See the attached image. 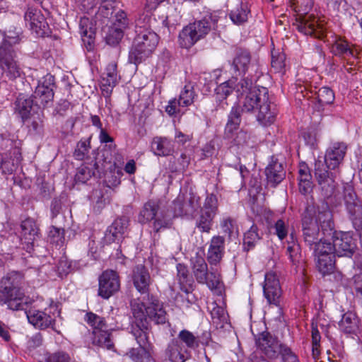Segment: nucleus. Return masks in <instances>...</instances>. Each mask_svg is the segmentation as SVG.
I'll use <instances>...</instances> for the list:
<instances>
[{
  "label": "nucleus",
  "mask_w": 362,
  "mask_h": 362,
  "mask_svg": "<svg viewBox=\"0 0 362 362\" xmlns=\"http://www.w3.org/2000/svg\"><path fill=\"white\" fill-rule=\"evenodd\" d=\"M84 320L93 328V331L108 329L105 318L92 312H88L85 315Z\"/></svg>",
  "instance_id": "47"
},
{
  "label": "nucleus",
  "mask_w": 362,
  "mask_h": 362,
  "mask_svg": "<svg viewBox=\"0 0 362 362\" xmlns=\"http://www.w3.org/2000/svg\"><path fill=\"white\" fill-rule=\"evenodd\" d=\"M54 86V78L50 74L44 76L38 81V84L33 95L35 105L39 108H43L52 103L54 98L53 87Z\"/></svg>",
  "instance_id": "17"
},
{
  "label": "nucleus",
  "mask_w": 362,
  "mask_h": 362,
  "mask_svg": "<svg viewBox=\"0 0 362 362\" xmlns=\"http://www.w3.org/2000/svg\"><path fill=\"white\" fill-rule=\"evenodd\" d=\"M164 0H146L144 13L141 14L136 20L137 25L141 28L151 26V13L155 11L158 6Z\"/></svg>",
  "instance_id": "37"
},
{
  "label": "nucleus",
  "mask_w": 362,
  "mask_h": 362,
  "mask_svg": "<svg viewBox=\"0 0 362 362\" xmlns=\"http://www.w3.org/2000/svg\"><path fill=\"white\" fill-rule=\"evenodd\" d=\"M51 243L57 246H62L64 242V230L61 228L51 226L48 235Z\"/></svg>",
  "instance_id": "54"
},
{
  "label": "nucleus",
  "mask_w": 362,
  "mask_h": 362,
  "mask_svg": "<svg viewBox=\"0 0 362 362\" xmlns=\"http://www.w3.org/2000/svg\"><path fill=\"white\" fill-rule=\"evenodd\" d=\"M358 319L355 313L347 312L342 315L339 322V327L341 331L346 334L356 332L358 329Z\"/></svg>",
  "instance_id": "41"
},
{
  "label": "nucleus",
  "mask_w": 362,
  "mask_h": 362,
  "mask_svg": "<svg viewBox=\"0 0 362 362\" xmlns=\"http://www.w3.org/2000/svg\"><path fill=\"white\" fill-rule=\"evenodd\" d=\"M177 279L179 281V283L180 284V288L181 290L184 291L186 293L189 292L188 288L186 287V286L188 284L189 286L191 285L190 280L189 279L188 276V270L187 268L182 264H178L177 265Z\"/></svg>",
  "instance_id": "55"
},
{
  "label": "nucleus",
  "mask_w": 362,
  "mask_h": 362,
  "mask_svg": "<svg viewBox=\"0 0 362 362\" xmlns=\"http://www.w3.org/2000/svg\"><path fill=\"white\" fill-rule=\"evenodd\" d=\"M300 136L304 140L305 144L314 148L317 144V132L316 129L313 127H308L303 129Z\"/></svg>",
  "instance_id": "60"
},
{
  "label": "nucleus",
  "mask_w": 362,
  "mask_h": 362,
  "mask_svg": "<svg viewBox=\"0 0 362 362\" xmlns=\"http://www.w3.org/2000/svg\"><path fill=\"white\" fill-rule=\"evenodd\" d=\"M347 150V145L342 141L332 143L327 148L324 160L326 169L335 170L342 163Z\"/></svg>",
  "instance_id": "23"
},
{
  "label": "nucleus",
  "mask_w": 362,
  "mask_h": 362,
  "mask_svg": "<svg viewBox=\"0 0 362 362\" xmlns=\"http://www.w3.org/2000/svg\"><path fill=\"white\" fill-rule=\"evenodd\" d=\"M260 95L263 97L261 103L256 109L258 110L257 119L262 126H269L275 121L276 116V105L270 102L267 89H262Z\"/></svg>",
  "instance_id": "22"
},
{
  "label": "nucleus",
  "mask_w": 362,
  "mask_h": 362,
  "mask_svg": "<svg viewBox=\"0 0 362 362\" xmlns=\"http://www.w3.org/2000/svg\"><path fill=\"white\" fill-rule=\"evenodd\" d=\"M98 295L104 299H108L117 292L120 287L118 274L113 270L104 271L98 279Z\"/></svg>",
  "instance_id": "20"
},
{
  "label": "nucleus",
  "mask_w": 362,
  "mask_h": 362,
  "mask_svg": "<svg viewBox=\"0 0 362 362\" xmlns=\"http://www.w3.org/2000/svg\"><path fill=\"white\" fill-rule=\"evenodd\" d=\"M331 51L334 54L344 57L354 56V52L350 48L348 42L341 38L335 40L332 46Z\"/></svg>",
  "instance_id": "48"
},
{
  "label": "nucleus",
  "mask_w": 362,
  "mask_h": 362,
  "mask_svg": "<svg viewBox=\"0 0 362 362\" xmlns=\"http://www.w3.org/2000/svg\"><path fill=\"white\" fill-rule=\"evenodd\" d=\"M24 18L25 21L29 22L31 28L34 27L41 28L44 18L38 9L29 6Z\"/></svg>",
  "instance_id": "50"
},
{
  "label": "nucleus",
  "mask_w": 362,
  "mask_h": 362,
  "mask_svg": "<svg viewBox=\"0 0 362 362\" xmlns=\"http://www.w3.org/2000/svg\"><path fill=\"white\" fill-rule=\"evenodd\" d=\"M302 233L304 242L310 249L317 247L320 243L327 244V234L320 232V226L315 221L311 210L307 209L302 218Z\"/></svg>",
  "instance_id": "10"
},
{
  "label": "nucleus",
  "mask_w": 362,
  "mask_h": 362,
  "mask_svg": "<svg viewBox=\"0 0 362 362\" xmlns=\"http://www.w3.org/2000/svg\"><path fill=\"white\" fill-rule=\"evenodd\" d=\"M197 96L194 86L191 83L186 84L181 90L178 100V105L188 107L191 105Z\"/></svg>",
  "instance_id": "45"
},
{
  "label": "nucleus",
  "mask_w": 362,
  "mask_h": 362,
  "mask_svg": "<svg viewBox=\"0 0 362 362\" xmlns=\"http://www.w3.org/2000/svg\"><path fill=\"white\" fill-rule=\"evenodd\" d=\"M250 10L247 5L240 4L239 6L232 10L230 13V18L233 23L241 25L245 23L248 19Z\"/></svg>",
  "instance_id": "49"
},
{
  "label": "nucleus",
  "mask_w": 362,
  "mask_h": 362,
  "mask_svg": "<svg viewBox=\"0 0 362 362\" xmlns=\"http://www.w3.org/2000/svg\"><path fill=\"white\" fill-rule=\"evenodd\" d=\"M166 356L171 362H185L191 358L192 354L184 344H180L173 339L168 345Z\"/></svg>",
  "instance_id": "30"
},
{
  "label": "nucleus",
  "mask_w": 362,
  "mask_h": 362,
  "mask_svg": "<svg viewBox=\"0 0 362 362\" xmlns=\"http://www.w3.org/2000/svg\"><path fill=\"white\" fill-rule=\"evenodd\" d=\"M90 141H80L77 143L74 152V156L76 160H83L88 155L90 149Z\"/></svg>",
  "instance_id": "59"
},
{
  "label": "nucleus",
  "mask_w": 362,
  "mask_h": 362,
  "mask_svg": "<svg viewBox=\"0 0 362 362\" xmlns=\"http://www.w3.org/2000/svg\"><path fill=\"white\" fill-rule=\"evenodd\" d=\"M259 239L257 226L253 224L244 235V245L247 247V250H250Z\"/></svg>",
  "instance_id": "53"
},
{
  "label": "nucleus",
  "mask_w": 362,
  "mask_h": 362,
  "mask_svg": "<svg viewBox=\"0 0 362 362\" xmlns=\"http://www.w3.org/2000/svg\"><path fill=\"white\" fill-rule=\"evenodd\" d=\"M117 63L111 62L105 68L101 78V90L103 93H105L107 95L111 94L113 88L118 83L119 76L117 71Z\"/></svg>",
  "instance_id": "28"
},
{
  "label": "nucleus",
  "mask_w": 362,
  "mask_h": 362,
  "mask_svg": "<svg viewBox=\"0 0 362 362\" xmlns=\"http://www.w3.org/2000/svg\"><path fill=\"white\" fill-rule=\"evenodd\" d=\"M115 144H110L109 145L105 144L101 151V157L105 163H111L115 160L113 159L112 153L115 151Z\"/></svg>",
  "instance_id": "64"
},
{
  "label": "nucleus",
  "mask_w": 362,
  "mask_h": 362,
  "mask_svg": "<svg viewBox=\"0 0 362 362\" xmlns=\"http://www.w3.org/2000/svg\"><path fill=\"white\" fill-rule=\"evenodd\" d=\"M141 223L153 221L152 227L158 233L161 229L168 228L172 226V215L168 210L160 209L159 205L153 201L146 202L139 216Z\"/></svg>",
  "instance_id": "7"
},
{
  "label": "nucleus",
  "mask_w": 362,
  "mask_h": 362,
  "mask_svg": "<svg viewBox=\"0 0 362 362\" xmlns=\"http://www.w3.org/2000/svg\"><path fill=\"white\" fill-rule=\"evenodd\" d=\"M214 218V216L211 215L208 212L200 211L195 219V227L202 233H209L212 229Z\"/></svg>",
  "instance_id": "43"
},
{
  "label": "nucleus",
  "mask_w": 362,
  "mask_h": 362,
  "mask_svg": "<svg viewBox=\"0 0 362 362\" xmlns=\"http://www.w3.org/2000/svg\"><path fill=\"white\" fill-rule=\"evenodd\" d=\"M173 210V217L187 216L192 217L200 208V197L195 193L189 192L185 196L179 194L172 204Z\"/></svg>",
  "instance_id": "15"
},
{
  "label": "nucleus",
  "mask_w": 362,
  "mask_h": 362,
  "mask_svg": "<svg viewBox=\"0 0 362 362\" xmlns=\"http://www.w3.org/2000/svg\"><path fill=\"white\" fill-rule=\"evenodd\" d=\"M151 26L140 27L129 54V62L136 65L148 59L158 43V35L148 29Z\"/></svg>",
  "instance_id": "4"
},
{
  "label": "nucleus",
  "mask_w": 362,
  "mask_h": 362,
  "mask_svg": "<svg viewBox=\"0 0 362 362\" xmlns=\"http://www.w3.org/2000/svg\"><path fill=\"white\" fill-rule=\"evenodd\" d=\"M313 5V0H296L295 11L297 13V29L305 35L322 39L326 29L313 15L309 14Z\"/></svg>",
  "instance_id": "5"
},
{
  "label": "nucleus",
  "mask_w": 362,
  "mask_h": 362,
  "mask_svg": "<svg viewBox=\"0 0 362 362\" xmlns=\"http://www.w3.org/2000/svg\"><path fill=\"white\" fill-rule=\"evenodd\" d=\"M318 101L322 105H329L334 102V93L328 87H322L317 92Z\"/></svg>",
  "instance_id": "57"
},
{
  "label": "nucleus",
  "mask_w": 362,
  "mask_h": 362,
  "mask_svg": "<svg viewBox=\"0 0 362 362\" xmlns=\"http://www.w3.org/2000/svg\"><path fill=\"white\" fill-rule=\"evenodd\" d=\"M225 253V238L221 235L211 238L207 251V260L211 265H217Z\"/></svg>",
  "instance_id": "25"
},
{
  "label": "nucleus",
  "mask_w": 362,
  "mask_h": 362,
  "mask_svg": "<svg viewBox=\"0 0 362 362\" xmlns=\"http://www.w3.org/2000/svg\"><path fill=\"white\" fill-rule=\"evenodd\" d=\"M21 237L12 235L13 238L19 239L23 248L28 252H31L33 250L35 242L40 238V228L35 220L28 218L23 221L21 224Z\"/></svg>",
  "instance_id": "18"
},
{
  "label": "nucleus",
  "mask_w": 362,
  "mask_h": 362,
  "mask_svg": "<svg viewBox=\"0 0 362 362\" xmlns=\"http://www.w3.org/2000/svg\"><path fill=\"white\" fill-rule=\"evenodd\" d=\"M231 139L233 146H236L238 149H240V151L238 152L239 154L242 155L245 151H252V146L250 145L249 142L250 136L246 132L240 131Z\"/></svg>",
  "instance_id": "46"
},
{
  "label": "nucleus",
  "mask_w": 362,
  "mask_h": 362,
  "mask_svg": "<svg viewBox=\"0 0 362 362\" xmlns=\"http://www.w3.org/2000/svg\"><path fill=\"white\" fill-rule=\"evenodd\" d=\"M26 315L30 324L41 329L52 327L55 323V320L45 311L31 309L26 312Z\"/></svg>",
  "instance_id": "29"
},
{
  "label": "nucleus",
  "mask_w": 362,
  "mask_h": 362,
  "mask_svg": "<svg viewBox=\"0 0 362 362\" xmlns=\"http://www.w3.org/2000/svg\"><path fill=\"white\" fill-rule=\"evenodd\" d=\"M235 89L236 90V86H234V82L232 80L221 83L215 89L216 100L223 102Z\"/></svg>",
  "instance_id": "51"
},
{
  "label": "nucleus",
  "mask_w": 362,
  "mask_h": 362,
  "mask_svg": "<svg viewBox=\"0 0 362 362\" xmlns=\"http://www.w3.org/2000/svg\"><path fill=\"white\" fill-rule=\"evenodd\" d=\"M320 226L323 233L328 235H332L334 231L332 213L326 206L322 210H319L316 218H314Z\"/></svg>",
  "instance_id": "32"
},
{
  "label": "nucleus",
  "mask_w": 362,
  "mask_h": 362,
  "mask_svg": "<svg viewBox=\"0 0 362 362\" xmlns=\"http://www.w3.org/2000/svg\"><path fill=\"white\" fill-rule=\"evenodd\" d=\"M344 201L354 228L362 231V202L351 185L344 187Z\"/></svg>",
  "instance_id": "13"
},
{
  "label": "nucleus",
  "mask_w": 362,
  "mask_h": 362,
  "mask_svg": "<svg viewBox=\"0 0 362 362\" xmlns=\"http://www.w3.org/2000/svg\"><path fill=\"white\" fill-rule=\"evenodd\" d=\"M19 41L18 35H7L0 45V68L9 80L19 77L22 72L13 47Z\"/></svg>",
  "instance_id": "6"
},
{
  "label": "nucleus",
  "mask_w": 362,
  "mask_h": 362,
  "mask_svg": "<svg viewBox=\"0 0 362 362\" xmlns=\"http://www.w3.org/2000/svg\"><path fill=\"white\" fill-rule=\"evenodd\" d=\"M113 2L110 1H104L100 6L98 11L95 14V22L99 23L102 26L107 25L112 18L115 12V6Z\"/></svg>",
  "instance_id": "34"
},
{
  "label": "nucleus",
  "mask_w": 362,
  "mask_h": 362,
  "mask_svg": "<svg viewBox=\"0 0 362 362\" xmlns=\"http://www.w3.org/2000/svg\"><path fill=\"white\" fill-rule=\"evenodd\" d=\"M124 30L118 27H110L106 36L107 43L112 46L117 45L124 36Z\"/></svg>",
  "instance_id": "56"
},
{
  "label": "nucleus",
  "mask_w": 362,
  "mask_h": 362,
  "mask_svg": "<svg viewBox=\"0 0 362 362\" xmlns=\"http://www.w3.org/2000/svg\"><path fill=\"white\" fill-rule=\"evenodd\" d=\"M129 220L126 216L118 218L108 227L105 233V240L108 243L118 242L123 238L127 230Z\"/></svg>",
  "instance_id": "27"
},
{
  "label": "nucleus",
  "mask_w": 362,
  "mask_h": 362,
  "mask_svg": "<svg viewBox=\"0 0 362 362\" xmlns=\"http://www.w3.org/2000/svg\"><path fill=\"white\" fill-rule=\"evenodd\" d=\"M263 291L269 304L280 306L282 291L279 278L274 272H269L265 274Z\"/></svg>",
  "instance_id": "21"
},
{
  "label": "nucleus",
  "mask_w": 362,
  "mask_h": 362,
  "mask_svg": "<svg viewBox=\"0 0 362 362\" xmlns=\"http://www.w3.org/2000/svg\"><path fill=\"white\" fill-rule=\"evenodd\" d=\"M314 170L322 196L327 200L330 199L329 202L332 203V199L336 197L337 187L333 173L326 169L325 164L321 160H315Z\"/></svg>",
  "instance_id": "11"
},
{
  "label": "nucleus",
  "mask_w": 362,
  "mask_h": 362,
  "mask_svg": "<svg viewBox=\"0 0 362 362\" xmlns=\"http://www.w3.org/2000/svg\"><path fill=\"white\" fill-rule=\"evenodd\" d=\"M289 238L290 240L287 241L286 254L293 265H299L303 262L301 247L293 233L290 234Z\"/></svg>",
  "instance_id": "33"
},
{
  "label": "nucleus",
  "mask_w": 362,
  "mask_h": 362,
  "mask_svg": "<svg viewBox=\"0 0 362 362\" xmlns=\"http://www.w3.org/2000/svg\"><path fill=\"white\" fill-rule=\"evenodd\" d=\"M316 267L322 274H331L334 269L335 255L329 245L320 243L314 250Z\"/></svg>",
  "instance_id": "19"
},
{
  "label": "nucleus",
  "mask_w": 362,
  "mask_h": 362,
  "mask_svg": "<svg viewBox=\"0 0 362 362\" xmlns=\"http://www.w3.org/2000/svg\"><path fill=\"white\" fill-rule=\"evenodd\" d=\"M133 284L136 290L141 294H148L151 276L147 268L142 265H136L132 273Z\"/></svg>",
  "instance_id": "26"
},
{
  "label": "nucleus",
  "mask_w": 362,
  "mask_h": 362,
  "mask_svg": "<svg viewBox=\"0 0 362 362\" xmlns=\"http://www.w3.org/2000/svg\"><path fill=\"white\" fill-rule=\"evenodd\" d=\"M255 344L260 353L272 360L277 358L287 346L277 337L267 331L262 332L255 337Z\"/></svg>",
  "instance_id": "12"
},
{
  "label": "nucleus",
  "mask_w": 362,
  "mask_h": 362,
  "mask_svg": "<svg viewBox=\"0 0 362 362\" xmlns=\"http://www.w3.org/2000/svg\"><path fill=\"white\" fill-rule=\"evenodd\" d=\"M192 270L198 283L204 284L207 281L208 267L205 259L199 255L192 259Z\"/></svg>",
  "instance_id": "36"
},
{
  "label": "nucleus",
  "mask_w": 362,
  "mask_h": 362,
  "mask_svg": "<svg viewBox=\"0 0 362 362\" xmlns=\"http://www.w3.org/2000/svg\"><path fill=\"white\" fill-rule=\"evenodd\" d=\"M92 343L95 346L107 349H112L114 343L111 339V334L107 329L93 331Z\"/></svg>",
  "instance_id": "40"
},
{
  "label": "nucleus",
  "mask_w": 362,
  "mask_h": 362,
  "mask_svg": "<svg viewBox=\"0 0 362 362\" xmlns=\"http://www.w3.org/2000/svg\"><path fill=\"white\" fill-rule=\"evenodd\" d=\"M34 106L35 101L31 97L20 94L15 102V111L23 119H26L30 117Z\"/></svg>",
  "instance_id": "35"
},
{
  "label": "nucleus",
  "mask_w": 362,
  "mask_h": 362,
  "mask_svg": "<svg viewBox=\"0 0 362 362\" xmlns=\"http://www.w3.org/2000/svg\"><path fill=\"white\" fill-rule=\"evenodd\" d=\"M129 24V20L127 18V13L122 11L119 10L115 13L114 20L112 21V26L122 30H125Z\"/></svg>",
  "instance_id": "61"
},
{
  "label": "nucleus",
  "mask_w": 362,
  "mask_h": 362,
  "mask_svg": "<svg viewBox=\"0 0 362 362\" xmlns=\"http://www.w3.org/2000/svg\"><path fill=\"white\" fill-rule=\"evenodd\" d=\"M267 184L272 187L278 185L286 177V170L283 162L272 158L271 162L265 169Z\"/></svg>",
  "instance_id": "24"
},
{
  "label": "nucleus",
  "mask_w": 362,
  "mask_h": 362,
  "mask_svg": "<svg viewBox=\"0 0 362 362\" xmlns=\"http://www.w3.org/2000/svg\"><path fill=\"white\" fill-rule=\"evenodd\" d=\"M222 233L230 238L235 228V221L230 216L223 217L220 221Z\"/></svg>",
  "instance_id": "58"
},
{
  "label": "nucleus",
  "mask_w": 362,
  "mask_h": 362,
  "mask_svg": "<svg viewBox=\"0 0 362 362\" xmlns=\"http://www.w3.org/2000/svg\"><path fill=\"white\" fill-rule=\"evenodd\" d=\"M98 170V164L92 160L90 163H83L77 168L75 175V181L76 182L86 183L93 176L95 175Z\"/></svg>",
  "instance_id": "38"
},
{
  "label": "nucleus",
  "mask_w": 362,
  "mask_h": 362,
  "mask_svg": "<svg viewBox=\"0 0 362 362\" xmlns=\"http://www.w3.org/2000/svg\"><path fill=\"white\" fill-rule=\"evenodd\" d=\"M218 22V16L215 14H207L202 19L195 21L182 28L178 37V42L181 47L189 49L197 42L204 38Z\"/></svg>",
  "instance_id": "3"
},
{
  "label": "nucleus",
  "mask_w": 362,
  "mask_h": 362,
  "mask_svg": "<svg viewBox=\"0 0 362 362\" xmlns=\"http://www.w3.org/2000/svg\"><path fill=\"white\" fill-rule=\"evenodd\" d=\"M174 339L177 341L180 344H184V347L187 348L190 352L199 346L198 337L187 329L181 330Z\"/></svg>",
  "instance_id": "39"
},
{
  "label": "nucleus",
  "mask_w": 362,
  "mask_h": 362,
  "mask_svg": "<svg viewBox=\"0 0 362 362\" xmlns=\"http://www.w3.org/2000/svg\"><path fill=\"white\" fill-rule=\"evenodd\" d=\"M151 148L154 155L165 157L173 154L174 147L172 141L166 137L156 136L153 139Z\"/></svg>",
  "instance_id": "31"
},
{
  "label": "nucleus",
  "mask_w": 362,
  "mask_h": 362,
  "mask_svg": "<svg viewBox=\"0 0 362 362\" xmlns=\"http://www.w3.org/2000/svg\"><path fill=\"white\" fill-rule=\"evenodd\" d=\"M253 79H249L248 77L240 80L236 84V92L239 101L242 104V110L245 112H251L257 109L261 103L262 95V89H267L265 87H253Z\"/></svg>",
  "instance_id": "9"
},
{
  "label": "nucleus",
  "mask_w": 362,
  "mask_h": 362,
  "mask_svg": "<svg viewBox=\"0 0 362 362\" xmlns=\"http://www.w3.org/2000/svg\"><path fill=\"white\" fill-rule=\"evenodd\" d=\"M23 276L12 272L0 279V306L18 311L25 309L28 298L21 288Z\"/></svg>",
  "instance_id": "1"
},
{
  "label": "nucleus",
  "mask_w": 362,
  "mask_h": 362,
  "mask_svg": "<svg viewBox=\"0 0 362 362\" xmlns=\"http://www.w3.org/2000/svg\"><path fill=\"white\" fill-rule=\"evenodd\" d=\"M136 313L137 325H131L130 333L134 337L139 348H132L127 353L128 356L134 362H148L151 356L146 347L149 344L148 335L146 334V322L141 319V314Z\"/></svg>",
  "instance_id": "8"
},
{
  "label": "nucleus",
  "mask_w": 362,
  "mask_h": 362,
  "mask_svg": "<svg viewBox=\"0 0 362 362\" xmlns=\"http://www.w3.org/2000/svg\"><path fill=\"white\" fill-rule=\"evenodd\" d=\"M240 121V112L238 108L233 107L225 128V134L227 138H232L234 136V132L239 129Z\"/></svg>",
  "instance_id": "42"
},
{
  "label": "nucleus",
  "mask_w": 362,
  "mask_h": 362,
  "mask_svg": "<svg viewBox=\"0 0 362 362\" xmlns=\"http://www.w3.org/2000/svg\"><path fill=\"white\" fill-rule=\"evenodd\" d=\"M274 233L277 235L279 240H284L288 233V225L286 221L281 218L277 220L274 224Z\"/></svg>",
  "instance_id": "63"
},
{
  "label": "nucleus",
  "mask_w": 362,
  "mask_h": 362,
  "mask_svg": "<svg viewBox=\"0 0 362 362\" xmlns=\"http://www.w3.org/2000/svg\"><path fill=\"white\" fill-rule=\"evenodd\" d=\"M332 236V242H327V245L331 247L332 251L339 257H351L356 247V244L352 235L349 233L334 231Z\"/></svg>",
  "instance_id": "16"
},
{
  "label": "nucleus",
  "mask_w": 362,
  "mask_h": 362,
  "mask_svg": "<svg viewBox=\"0 0 362 362\" xmlns=\"http://www.w3.org/2000/svg\"><path fill=\"white\" fill-rule=\"evenodd\" d=\"M139 302L132 303V310L134 316V322L132 325H137L136 313L141 314V319L146 322V334H149L150 326L149 321L153 322L156 325L165 324L167 320V313L163 308L162 303L156 297L148 294L144 296L142 300L139 299Z\"/></svg>",
  "instance_id": "2"
},
{
  "label": "nucleus",
  "mask_w": 362,
  "mask_h": 362,
  "mask_svg": "<svg viewBox=\"0 0 362 362\" xmlns=\"http://www.w3.org/2000/svg\"><path fill=\"white\" fill-rule=\"evenodd\" d=\"M200 211L208 212L211 215L216 216L218 213V202L216 195L214 194H207Z\"/></svg>",
  "instance_id": "52"
},
{
  "label": "nucleus",
  "mask_w": 362,
  "mask_h": 362,
  "mask_svg": "<svg viewBox=\"0 0 362 362\" xmlns=\"http://www.w3.org/2000/svg\"><path fill=\"white\" fill-rule=\"evenodd\" d=\"M350 286L356 296L362 298V272L353 276L350 281Z\"/></svg>",
  "instance_id": "62"
},
{
  "label": "nucleus",
  "mask_w": 362,
  "mask_h": 362,
  "mask_svg": "<svg viewBox=\"0 0 362 362\" xmlns=\"http://www.w3.org/2000/svg\"><path fill=\"white\" fill-rule=\"evenodd\" d=\"M232 67L239 74H245L247 71L250 79L257 81L262 75V71L259 62H251V56L245 49H238L232 63Z\"/></svg>",
  "instance_id": "14"
},
{
  "label": "nucleus",
  "mask_w": 362,
  "mask_h": 362,
  "mask_svg": "<svg viewBox=\"0 0 362 362\" xmlns=\"http://www.w3.org/2000/svg\"><path fill=\"white\" fill-rule=\"evenodd\" d=\"M40 362H72L69 354L64 351H57L53 353L45 351L39 356Z\"/></svg>",
  "instance_id": "44"
}]
</instances>
